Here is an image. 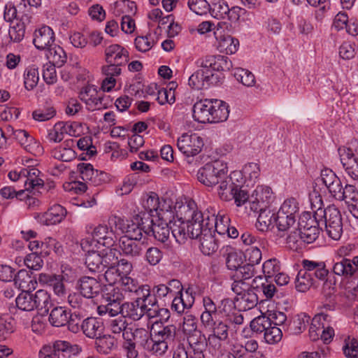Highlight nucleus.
<instances>
[{
	"label": "nucleus",
	"instance_id": "obj_9",
	"mask_svg": "<svg viewBox=\"0 0 358 358\" xmlns=\"http://www.w3.org/2000/svg\"><path fill=\"white\" fill-rule=\"evenodd\" d=\"M80 99L83 101L88 110L94 111L106 108L103 103L104 94L103 92L98 91L94 85H87L83 87L79 93Z\"/></svg>",
	"mask_w": 358,
	"mask_h": 358
},
{
	"label": "nucleus",
	"instance_id": "obj_26",
	"mask_svg": "<svg viewBox=\"0 0 358 358\" xmlns=\"http://www.w3.org/2000/svg\"><path fill=\"white\" fill-rule=\"evenodd\" d=\"M117 347V340L110 334H101L95 338L94 348L99 354L108 355Z\"/></svg>",
	"mask_w": 358,
	"mask_h": 358
},
{
	"label": "nucleus",
	"instance_id": "obj_13",
	"mask_svg": "<svg viewBox=\"0 0 358 358\" xmlns=\"http://www.w3.org/2000/svg\"><path fill=\"white\" fill-rule=\"evenodd\" d=\"M340 155L341 162L348 175L353 180H358V151L353 152L349 148L344 149Z\"/></svg>",
	"mask_w": 358,
	"mask_h": 358
},
{
	"label": "nucleus",
	"instance_id": "obj_19",
	"mask_svg": "<svg viewBox=\"0 0 358 358\" xmlns=\"http://www.w3.org/2000/svg\"><path fill=\"white\" fill-rule=\"evenodd\" d=\"M40 280L44 281L50 286L55 295L59 297H63L66 295V287L64 281L66 280L64 271H62V275H41Z\"/></svg>",
	"mask_w": 358,
	"mask_h": 358
},
{
	"label": "nucleus",
	"instance_id": "obj_59",
	"mask_svg": "<svg viewBox=\"0 0 358 358\" xmlns=\"http://www.w3.org/2000/svg\"><path fill=\"white\" fill-rule=\"evenodd\" d=\"M187 4L192 11L200 15L206 14L210 8L206 0H188Z\"/></svg>",
	"mask_w": 358,
	"mask_h": 358
},
{
	"label": "nucleus",
	"instance_id": "obj_17",
	"mask_svg": "<svg viewBox=\"0 0 358 358\" xmlns=\"http://www.w3.org/2000/svg\"><path fill=\"white\" fill-rule=\"evenodd\" d=\"M303 271H305L311 278L315 277L320 280H324L329 273L326 268L324 262L303 259L301 262Z\"/></svg>",
	"mask_w": 358,
	"mask_h": 358
},
{
	"label": "nucleus",
	"instance_id": "obj_52",
	"mask_svg": "<svg viewBox=\"0 0 358 358\" xmlns=\"http://www.w3.org/2000/svg\"><path fill=\"white\" fill-rule=\"evenodd\" d=\"M136 293L138 295L136 300H139L140 304L153 305L157 303L156 299L152 296V290L148 285H141Z\"/></svg>",
	"mask_w": 358,
	"mask_h": 358
},
{
	"label": "nucleus",
	"instance_id": "obj_33",
	"mask_svg": "<svg viewBox=\"0 0 358 358\" xmlns=\"http://www.w3.org/2000/svg\"><path fill=\"white\" fill-rule=\"evenodd\" d=\"M69 312L62 306L54 307L49 315L50 323L56 327L65 326L68 322Z\"/></svg>",
	"mask_w": 358,
	"mask_h": 358
},
{
	"label": "nucleus",
	"instance_id": "obj_37",
	"mask_svg": "<svg viewBox=\"0 0 358 358\" xmlns=\"http://www.w3.org/2000/svg\"><path fill=\"white\" fill-rule=\"evenodd\" d=\"M46 57L50 63H52L57 65V66L60 67L66 62V53L60 46L54 44L50 48H46Z\"/></svg>",
	"mask_w": 358,
	"mask_h": 358
},
{
	"label": "nucleus",
	"instance_id": "obj_21",
	"mask_svg": "<svg viewBox=\"0 0 358 358\" xmlns=\"http://www.w3.org/2000/svg\"><path fill=\"white\" fill-rule=\"evenodd\" d=\"M106 62H115L117 64H125L128 62L129 52L121 45L113 44L105 50Z\"/></svg>",
	"mask_w": 358,
	"mask_h": 358
},
{
	"label": "nucleus",
	"instance_id": "obj_10",
	"mask_svg": "<svg viewBox=\"0 0 358 358\" xmlns=\"http://www.w3.org/2000/svg\"><path fill=\"white\" fill-rule=\"evenodd\" d=\"M220 79L217 74L210 75L208 71L199 69L189 76L188 84L192 89L199 90L210 85H217L220 82Z\"/></svg>",
	"mask_w": 358,
	"mask_h": 358
},
{
	"label": "nucleus",
	"instance_id": "obj_50",
	"mask_svg": "<svg viewBox=\"0 0 358 358\" xmlns=\"http://www.w3.org/2000/svg\"><path fill=\"white\" fill-rule=\"evenodd\" d=\"M230 218L229 215L222 211L217 213V220L215 225H213L212 231H216L218 234L225 235L229 230Z\"/></svg>",
	"mask_w": 358,
	"mask_h": 358
},
{
	"label": "nucleus",
	"instance_id": "obj_18",
	"mask_svg": "<svg viewBox=\"0 0 358 358\" xmlns=\"http://www.w3.org/2000/svg\"><path fill=\"white\" fill-rule=\"evenodd\" d=\"M196 240L199 242V249L204 255L210 256L218 249L217 241L212 229H205L203 235Z\"/></svg>",
	"mask_w": 358,
	"mask_h": 358
},
{
	"label": "nucleus",
	"instance_id": "obj_5",
	"mask_svg": "<svg viewBox=\"0 0 358 358\" xmlns=\"http://www.w3.org/2000/svg\"><path fill=\"white\" fill-rule=\"evenodd\" d=\"M176 327L174 325L158 326L156 322L150 332L147 331L145 350L152 355H162L175 340Z\"/></svg>",
	"mask_w": 358,
	"mask_h": 358
},
{
	"label": "nucleus",
	"instance_id": "obj_45",
	"mask_svg": "<svg viewBox=\"0 0 358 358\" xmlns=\"http://www.w3.org/2000/svg\"><path fill=\"white\" fill-rule=\"evenodd\" d=\"M62 341H56L50 345H44L39 352L40 358H62Z\"/></svg>",
	"mask_w": 358,
	"mask_h": 358
},
{
	"label": "nucleus",
	"instance_id": "obj_39",
	"mask_svg": "<svg viewBox=\"0 0 358 358\" xmlns=\"http://www.w3.org/2000/svg\"><path fill=\"white\" fill-rule=\"evenodd\" d=\"M102 297L106 303H123L124 295L121 290L118 287H115L113 285L106 286L102 289Z\"/></svg>",
	"mask_w": 358,
	"mask_h": 358
},
{
	"label": "nucleus",
	"instance_id": "obj_15",
	"mask_svg": "<svg viewBox=\"0 0 358 358\" xmlns=\"http://www.w3.org/2000/svg\"><path fill=\"white\" fill-rule=\"evenodd\" d=\"M76 288L87 299L94 298L102 291L100 283L95 278L87 276L78 281Z\"/></svg>",
	"mask_w": 358,
	"mask_h": 358
},
{
	"label": "nucleus",
	"instance_id": "obj_6",
	"mask_svg": "<svg viewBox=\"0 0 358 358\" xmlns=\"http://www.w3.org/2000/svg\"><path fill=\"white\" fill-rule=\"evenodd\" d=\"M145 220L148 222L149 234L151 233L156 240L162 243H165L169 239L170 231L174 237L173 227L180 222L178 217H175L171 210L161 212L157 222L150 217L145 218Z\"/></svg>",
	"mask_w": 358,
	"mask_h": 358
},
{
	"label": "nucleus",
	"instance_id": "obj_8",
	"mask_svg": "<svg viewBox=\"0 0 358 358\" xmlns=\"http://www.w3.org/2000/svg\"><path fill=\"white\" fill-rule=\"evenodd\" d=\"M203 145L202 138L194 133L183 134L177 141L178 150L187 157L197 155L201 152Z\"/></svg>",
	"mask_w": 358,
	"mask_h": 358
},
{
	"label": "nucleus",
	"instance_id": "obj_57",
	"mask_svg": "<svg viewBox=\"0 0 358 358\" xmlns=\"http://www.w3.org/2000/svg\"><path fill=\"white\" fill-rule=\"evenodd\" d=\"M282 337V330L279 327L272 324L264 333V338L266 343L271 345L279 343Z\"/></svg>",
	"mask_w": 358,
	"mask_h": 358
},
{
	"label": "nucleus",
	"instance_id": "obj_24",
	"mask_svg": "<svg viewBox=\"0 0 358 358\" xmlns=\"http://www.w3.org/2000/svg\"><path fill=\"white\" fill-rule=\"evenodd\" d=\"M146 304H140L139 300L123 303L122 314L125 319L129 317L134 321L139 320L145 315Z\"/></svg>",
	"mask_w": 358,
	"mask_h": 358
},
{
	"label": "nucleus",
	"instance_id": "obj_38",
	"mask_svg": "<svg viewBox=\"0 0 358 358\" xmlns=\"http://www.w3.org/2000/svg\"><path fill=\"white\" fill-rule=\"evenodd\" d=\"M137 6L134 1L129 0H118L114 4V14L116 16H131L135 15Z\"/></svg>",
	"mask_w": 358,
	"mask_h": 358
},
{
	"label": "nucleus",
	"instance_id": "obj_41",
	"mask_svg": "<svg viewBox=\"0 0 358 358\" xmlns=\"http://www.w3.org/2000/svg\"><path fill=\"white\" fill-rule=\"evenodd\" d=\"M56 113L55 108L50 103H46L34 110L32 112V117L36 121L45 122L53 118Z\"/></svg>",
	"mask_w": 358,
	"mask_h": 358
},
{
	"label": "nucleus",
	"instance_id": "obj_58",
	"mask_svg": "<svg viewBox=\"0 0 358 358\" xmlns=\"http://www.w3.org/2000/svg\"><path fill=\"white\" fill-rule=\"evenodd\" d=\"M255 265L251 263L243 264L236 270L232 275V278L247 280L252 278L255 275Z\"/></svg>",
	"mask_w": 358,
	"mask_h": 358
},
{
	"label": "nucleus",
	"instance_id": "obj_35",
	"mask_svg": "<svg viewBox=\"0 0 358 358\" xmlns=\"http://www.w3.org/2000/svg\"><path fill=\"white\" fill-rule=\"evenodd\" d=\"M313 227L325 229V222L322 220H318L315 215L312 216L308 212L303 213L299 218L298 229L305 231Z\"/></svg>",
	"mask_w": 358,
	"mask_h": 358
},
{
	"label": "nucleus",
	"instance_id": "obj_1",
	"mask_svg": "<svg viewBox=\"0 0 358 358\" xmlns=\"http://www.w3.org/2000/svg\"><path fill=\"white\" fill-rule=\"evenodd\" d=\"M180 213L182 217H178L180 222L173 227L174 238L178 243H185L188 238L197 239L203 235L205 229H211L206 227L202 220L203 214L194 201L190 200L183 205Z\"/></svg>",
	"mask_w": 358,
	"mask_h": 358
},
{
	"label": "nucleus",
	"instance_id": "obj_61",
	"mask_svg": "<svg viewBox=\"0 0 358 358\" xmlns=\"http://www.w3.org/2000/svg\"><path fill=\"white\" fill-rule=\"evenodd\" d=\"M108 249V250L101 255L103 271L106 268L112 266L116 267L117 264L119 263L118 257L117 256V250L112 249L111 248Z\"/></svg>",
	"mask_w": 358,
	"mask_h": 358
},
{
	"label": "nucleus",
	"instance_id": "obj_14",
	"mask_svg": "<svg viewBox=\"0 0 358 358\" xmlns=\"http://www.w3.org/2000/svg\"><path fill=\"white\" fill-rule=\"evenodd\" d=\"M334 273L337 275L350 278L353 275L358 276V256L355 257L352 260L343 258L341 261L334 264L333 267Z\"/></svg>",
	"mask_w": 358,
	"mask_h": 358
},
{
	"label": "nucleus",
	"instance_id": "obj_3",
	"mask_svg": "<svg viewBox=\"0 0 358 358\" xmlns=\"http://www.w3.org/2000/svg\"><path fill=\"white\" fill-rule=\"evenodd\" d=\"M194 120L201 123H218L229 117V106L219 99H203L196 101L192 108Z\"/></svg>",
	"mask_w": 358,
	"mask_h": 358
},
{
	"label": "nucleus",
	"instance_id": "obj_29",
	"mask_svg": "<svg viewBox=\"0 0 358 358\" xmlns=\"http://www.w3.org/2000/svg\"><path fill=\"white\" fill-rule=\"evenodd\" d=\"M217 35V32L215 33ZM218 41V48L220 52H224L226 54L232 55L237 52L239 47V41L230 35L216 36Z\"/></svg>",
	"mask_w": 358,
	"mask_h": 358
},
{
	"label": "nucleus",
	"instance_id": "obj_36",
	"mask_svg": "<svg viewBox=\"0 0 358 358\" xmlns=\"http://www.w3.org/2000/svg\"><path fill=\"white\" fill-rule=\"evenodd\" d=\"M334 198L338 201H344L346 204L353 203L358 199V191L352 185H341Z\"/></svg>",
	"mask_w": 358,
	"mask_h": 358
},
{
	"label": "nucleus",
	"instance_id": "obj_64",
	"mask_svg": "<svg viewBox=\"0 0 358 358\" xmlns=\"http://www.w3.org/2000/svg\"><path fill=\"white\" fill-rule=\"evenodd\" d=\"M62 358H73L81 352V348L78 345L62 341Z\"/></svg>",
	"mask_w": 358,
	"mask_h": 358
},
{
	"label": "nucleus",
	"instance_id": "obj_11",
	"mask_svg": "<svg viewBox=\"0 0 358 358\" xmlns=\"http://www.w3.org/2000/svg\"><path fill=\"white\" fill-rule=\"evenodd\" d=\"M145 218V214L142 215H137L135 218L136 222L127 224V227H124L123 221L122 227H124V231L122 233L125 232L127 234L122 237H128L130 239L143 241V233L149 235L148 222H146Z\"/></svg>",
	"mask_w": 358,
	"mask_h": 358
},
{
	"label": "nucleus",
	"instance_id": "obj_2",
	"mask_svg": "<svg viewBox=\"0 0 358 358\" xmlns=\"http://www.w3.org/2000/svg\"><path fill=\"white\" fill-rule=\"evenodd\" d=\"M311 209L318 220L325 222V230L328 236L334 240H338L343 234V222L340 210L335 205H329L323 208V201L320 195L310 198Z\"/></svg>",
	"mask_w": 358,
	"mask_h": 358
},
{
	"label": "nucleus",
	"instance_id": "obj_34",
	"mask_svg": "<svg viewBox=\"0 0 358 358\" xmlns=\"http://www.w3.org/2000/svg\"><path fill=\"white\" fill-rule=\"evenodd\" d=\"M255 290L256 288L253 287L241 296H236L235 301L238 306L244 310H250L255 307L258 303V296Z\"/></svg>",
	"mask_w": 358,
	"mask_h": 358
},
{
	"label": "nucleus",
	"instance_id": "obj_56",
	"mask_svg": "<svg viewBox=\"0 0 358 358\" xmlns=\"http://www.w3.org/2000/svg\"><path fill=\"white\" fill-rule=\"evenodd\" d=\"M229 6L224 1H219L213 4L210 8V13L211 15L218 20H225L227 17V13L229 12Z\"/></svg>",
	"mask_w": 358,
	"mask_h": 358
},
{
	"label": "nucleus",
	"instance_id": "obj_32",
	"mask_svg": "<svg viewBox=\"0 0 358 358\" xmlns=\"http://www.w3.org/2000/svg\"><path fill=\"white\" fill-rule=\"evenodd\" d=\"M85 250L87 252L85 264L89 271L92 273H101L103 271L101 254L91 248H87Z\"/></svg>",
	"mask_w": 358,
	"mask_h": 358
},
{
	"label": "nucleus",
	"instance_id": "obj_53",
	"mask_svg": "<svg viewBox=\"0 0 358 358\" xmlns=\"http://www.w3.org/2000/svg\"><path fill=\"white\" fill-rule=\"evenodd\" d=\"M308 3L313 7H319L315 11V15L317 21H321L331 8L329 0H306Z\"/></svg>",
	"mask_w": 358,
	"mask_h": 358
},
{
	"label": "nucleus",
	"instance_id": "obj_60",
	"mask_svg": "<svg viewBox=\"0 0 358 358\" xmlns=\"http://www.w3.org/2000/svg\"><path fill=\"white\" fill-rule=\"evenodd\" d=\"M280 263L275 258L266 260L262 266V271L266 278H271L280 271Z\"/></svg>",
	"mask_w": 358,
	"mask_h": 358
},
{
	"label": "nucleus",
	"instance_id": "obj_49",
	"mask_svg": "<svg viewBox=\"0 0 358 358\" xmlns=\"http://www.w3.org/2000/svg\"><path fill=\"white\" fill-rule=\"evenodd\" d=\"M211 327H204L211 331V334L220 339L226 341L229 337V327L222 321H215L213 319Z\"/></svg>",
	"mask_w": 358,
	"mask_h": 358
},
{
	"label": "nucleus",
	"instance_id": "obj_43",
	"mask_svg": "<svg viewBox=\"0 0 358 358\" xmlns=\"http://www.w3.org/2000/svg\"><path fill=\"white\" fill-rule=\"evenodd\" d=\"M34 294L30 291H22L16 298L17 307L24 311H31L34 310Z\"/></svg>",
	"mask_w": 358,
	"mask_h": 358
},
{
	"label": "nucleus",
	"instance_id": "obj_31",
	"mask_svg": "<svg viewBox=\"0 0 358 358\" xmlns=\"http://www.w3.org/2000/svg\"><path fill=\"white\" fill-rule=\"evenodd\" d=\"M159 199L157 194L151 192L147 196L146 199L143 201L142 205L144 209L147 211L145 217L157 216L159 217V214L161 212H166L163 209L159 208ZM145 214V213H143Z\"/></svg>",
	"mask_w": 358,
	"mask_h": 358
},
{
	"label": "nucleus",
	"instance_id": "obj_55",
	"mask_svg": "<svg viewBox=\"0 0 358 358\" xmlns=\"http://www.w3.org/2000/svg\"><path fill=\"white\" fill-rule=\"evenodd\" d=\"M255 196L262 203L268 207L273 198V192L271 187L267 186H259L255 190V194L252 195V199Z\"/></svg>",
	"mask_w": 358,
	"mask_h": 358
},
{
	"label": "nucleus",
	"instance_id": "obj_63",
	"mask_svg": "<svg viewBox=\"0 0 358 358\" xmlns=\"http://www.w3.org/2000/svg\"><path fill=\"white\" fill-rule=\"evenodd\" d=\"M279 210L296 218L299 216V203L294 198L287 199L283 202Z\"/></svg>",
	"mask_w": 358,
	"mask_h": 358
},
{
	"label": "nucleus",
	"instance_id": "obj_7",
	"mask_svg": "<svg viewBox=\"0 0 358 358\" xmlns=\"http://www.w3.org/2000/svg\"><path fill=\"white\" fill-rule=\"evenodd\" d=\"M227 167L218 161L206 164L197 172L198 180L208 187H213L224 177Z\"/></svg>",
	"mask_w": 358,
	"mask_h": 358
},
{
	"label": "nucleus",
	"instance_id": "obj_20",
	"mask_svg": "<svg viewBox=\"0 0 358 358\" xmlns=\"http://www.w3.org/2000/svg\"><path fill=\"white\" fill-rule=\"evenodd\" d=\"M81 329L90 338H96L103 333V322L96 317H87L82 321Z\"/></svg>",
	"mask_w": 358,
	"mask_h": 358
},
{
	"label": "nucleus",
	"instance_id": "obj_16",
	"mask_svg": "<svg viewBox=\"0 0 358 358\" xmlns=\"http://www.w3.org/2000/svg\"><path fill=\"white\" fill-rule=\"evenodd\" d=\"M119 247L124 255L137 257L142 255L145 245V241H136L128 237H121L119 239Z\"/></svg>",
	"mask_w": 358,
	"mask_h": 358
},
{
	"label": "nucleus",
	"instance_id": "obj_22",
	"mask_svg": "<svg viewBox=\"0 0 358 358\" xmlns=\"http://www.w3.org/2000/svg\"><path fill=\"white\" fill-rule=\"evenodd\" d=\"M74 141L69 139L55 148L52 155L55 159L62 162H71L76 157V152L73 150Z\"/></svg>",
	"mask_w": 358,
	"mask_h": 358
},
{
	"label": "nucleus",
	"instance_id": "obj_42",
	"mask_svg": "<svg viewBox=\"0 0 358 358\" xmlns=\"http://www.w3.org/2000/svg\"><path fill=\"white\" fill-rule=\"evenodd\" d=\"M315 280L311 278L303 269H301L295 279V288L298 292H306L314 284Z\"/></svg>",
	"mask_w": 358,
	"mask_h": 358
},
{
	"label": "nucleus",
	"instance_id": "obj_62",
	"mask_svg": "<svg viewBox=\"0 0 358 358\" xmlns=\"http://www.w3.org/2000/svg\"><path fill=\"white\" fill-rule=\"evenodd\" d=\"M237 80L240 81L243 85L252 87L255 83V76L248 70L239 69L234 73Z\"/></svg>",
	"mask_w": 358,
	"mask_h": 358
},
{
	"label": "nucleus",
	"instance_id": "obj_47",
	"mask_svg": "<svg viewBox=\"0 0 358 358\" xmlns=\"http://www.w3.org/2000/svg\"><path fill=\"white\" fill-rule=\"evenodd\" d=\"M38 80V68H36L34 66L27 67L24 73V87L27 90H31L37 85Z\"/></svg>",
	"mask_w": 358,
	"mask_h": 358
},
{
	"label": "nucleus",
	"instance_id": "obj_25",
	"mask_svg": "<svg viewBox=\"0 0 358 358\" xmlns=\"http://www.w3.org/2000/svg\"><path fill=\"white\" fill-rule=\"evenodd\" d=\"M320 180L325 185L331 196H334L338 189L342 185L340 178L329 169L322 170Z\"/></svg>",
	"mask_w": 358,
	"mask_h": 358
},
{
	"label": "nucleus",
	"instance_id": "obj_40",
	"mask_svg": "<svg viewBox=\"0 0 358 358\" xmlns=\"http://www.w3.org/2000/svg\"><path fill=\"white\" fill-rule=\"evenodd\" d=\"M275 224V213L271 210L265 208L259 214L257 227L260 231H267L271 226Z\"/></svg>",
	"mask_w": 358,
	"mask_h": 358
},
{
	"label": "nucleus",
	"instance_id": "obj_46",
	"mask_svg": "<svg viewBox=\"0 0 358 358\" xmlns=\"http://www.w3.org/2000/svg\"><path fill=\"white\" fill-rule=\"evenodd\" d=\"M296 218L293 216L285 214V213L279 210L275 214V224L279 231H285L288 230L296 222Z\"/></svg>",
	"mask_w": 358,
	"mask_h": 358
},
{
	"label": "nucleus",
	"instance_id": "obj_44",
	"mask_svg": "<svg viewBox=\"0 0 358 358\" xmlns=\"http://www.w3.org/2000/svg\"><path fill=\"white\" fill-rule=\"evenodd\" d=\"M310 320V317L305 314L297 315L288 325V330L290 334H299L304 331Z\"/></svg>",
	"mask_w": 358,
	"mask_h": 358
},
{
	"label": "nucleus",
	"instance_id": "obj_23",
	"mask_svg": "<svg viewBox=\"0 0 358 358\" xmlns=\"http://www.w3.org/2000/svg\"><path fill=\"white\" fill-rule=\"evenodd\" d=\"M123 339L124 343H137L145 350V338H147V330L143 328L134 329L128 325L120 334Z\"/></svg>",
	"mask_w": 358,
	"mask_h": 358
},
{
	"label": "nucleus",
	"instance_id": "obj_12",
	"mask_svg": "<svg viewBox=\"0 0 358 358\" xmlns=\"http://www.w3.org/2000/svg\"><path fill=\"white\" fill-rule=\"evenodd\" d=\"M53 30L47 25L36 29L34 33L33 43L38 50H46L55 43Z\"/></svg>",
	"mask_w": 358,
	"mask_h": 358
},
{
	"label": "nucleus",
	"instance_id": "obj_51",
	"mask_svg": "<svg viewBox=\"0 0 358 358\" xmlns=\"http://www.w3.org/2000/svg\"><path fill=\"white\" fill-rule=\"evenodd\" d=\"M13 280L15 285L22 291H26L25 289H30V283L34 285L31 277L28 271L24 269L20 270L16 275H14Z\"/></svg>",
	"mask_w": 358,
	"mask_h": 358
},
{
	"label": "nucleus",
	"instance_id": "obj_54",
	"mask_svg": "<svg viewBox=\"0 0 358 358\" xmlns=\"http://www.w3.org/2000/svg\"><path fill=\"white\" fill-rule=\"evenodd\" d=\"M271 325L268 315H261L250 322L251 329L256 333H264Z\"/></svg>",
	"mask_w": 358,
	"mask_h": 358
},
{
	"label": "nucleus",
	"instance_id": "obj_48",
	"mask_svg": "<svg viewBox=\"0 0 358 358\" xmlns=\"http://www.w3.org/2000/svg\"><path fill=\"white\" fill-rule=\"evenodd\" d=\"M123 303H106L97 307V313L99 315H108L110 317H115L122 314Z\"/></svg>",
	"mask_w": 358,
	"mask_h": 358
},
{
	"label": "nucleus",
	"instance_id": "obj_30",
	"mask_svg": "<svg viewBox=\"0 0 358 358\" xmlns=\"http://www.w3.org/2000/svg\"><path fill=\"white\" fill-rule=\"evenodd\" d=\"M66 210L61 205H53L43 215L45 224L53 225L61 222L66 217Z\"/></svg>",
	"mask_w": 358,
	"mask_h": 358
},
{
	"label": "nucleus",
	"instance_id": "obj_27",
	"mask_svg": "<svg viewBox=\"0 0 358 358\" xmlns=\"http://www.w3.org/2000/svg\"><path fill=\"white\" fill-rule=\"evenodd\" d=\"M203 312L201 315V322L204 327H211L213 319L216 317L218 311L217 306L211 298H203Z\"/></svg>",
	"mask_w": 358,
	"mask_h": 358
},
{
	"label": "nucleus",
	"instance_id": "obj_28",
	"mask_svg": "<svg viewBox=\"0 0 358 358\" xmlns=\"http://www.w3.org/2000/svg\"><path fill=\"white\" fill-rule=\"evenodd\" d=\"M34 309L41 311V314H47L52 306L50 294L44 289H39L34 293Z\"/></svg>",
	"mask_w": 358,
	"mask_h": 358
},
{
	"label": "nucleus",
	"instance_id": "obj_4",
	"mask_svg": "<svg viewBox=\"0 0 358 358\" xmlns=\"http://www.w3.org/2000/svg\"><path fill=\"white\" fill-rule=\"evenodd\" d=\"M122 222L123 220L121 217L114 216L109 219L110 227L104 224L97 225L92 231V239L84 238L81 241L82 248L87 250V248H92L94 244L95 245L99 244L107 248H112L117 241L116 231H124Z\"/></svg>",
	"mask_w": 358,
	"mask_h": 358
}]
</instances>
